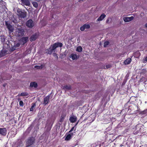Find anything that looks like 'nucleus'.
Instances as JSON below:
<instances>
[{
  "label": "nucleus",
  "mask_w": 147,
  "mask_h": 147,
  "mask_svg": "<svg viewBox=\"0 0 147 147\" xmlns=\"http://www.w3.org/2000/svg\"><path fill=\"white\" fill-rule=\"evenodd\" d=\"M35 140V138L33 137H31L29 138L26 141V147H28L32 145H34Z\"/></svg>",
  "instance_id": "nucleus-1"
},
{
  "label": "nucleus",
  "mask_w": 147,
  "mask_h": 147,
  "mask_svg": "<svg viewBox=\"0 0 147 147\" xmlns=\"http://www.w3.org/2000/svg\"><path fill=\"white\" fill-rule=\"evenodd\" d=\"M17 15L19 18H24L26 17V13L25 11H22L20 9H19L17 10Z\"/></svg>",
  "instance_id": "nucleus-2"
},
{
  "label": "nucleus",
  "mask_w": 147,
  "mask_h": 147,
  "mask_svg": "<svg viewBox=\"0 0 147 147\" xmlns=\"http://www.w3.org/2000/svg\"><path fill=\"white\" fill-rule=\"evenodd\" d=\"M24 31L23 29L21 28H19L17 31V34L18 36H23L24 34Z\"/></svg>",
  "instance_id": "nucleus-3"
},
{
  "label": "nucleus",
  "mask_w": 147,
  "mask_h": 147,
  "mask_svg": "<svg viewBox=\"0 0 147 147\" xmlns=\"http://www.w3.org/2000/svg\"><path fill=\"white\" fill-rule=\"evenodd\" d=\"M26 25L28 27L32 28L34 26V24L32 20H29L26 23Z\"/></svg>",
  "instance_id": "nucleus-4"
},
{
  "label": "nucleus",
  "mask_w": 147,
  "mask_h": 147,
  "mask_svg": "<svg viewBox=\"0 0 147 147\" xmlns=\"http://www.w3.org/2000/svg\"><path fill=\"white\" fill-rule=\"evenodd\" d=\"M5 24L9 30L11 32H12L13 30V26L7 22H5Z\"/></svg>",
  "instance_id": "nucleus-5"
},
{
  "label": "nucleus",
  "mask_w": 147,
  "mask_h": 147,
  "mask_svg": "<svg viewBox=\"0 0 147 147\" xmlns=\"http://www.w3.org/2000/svg\"><path fill=\"white\" fill-rule=\"evenodd\" d=\"M28 38L27 37H23L20 40V42L21 44H24L28 40Z\"/></svg>",
  "instance_id": "nucleus-6"
},
{
  "label": "nucleus",
  "mask_w": 147,
  "mask_h": 147,
  "mask_svg": "<svg viewBox=\"0 0 147 147\" xmlns=\"http://www.w3.org/2000/svg\"><path fill=\"white\" fill-rule=\"evenodd\" d=\"M21 4L23 5L29 6L30 5V2L29 0H21Z\"/></svg>",
  "instance_id": "nucleus-7"
},
{
  "label": "nucleus",
  "mask_w": 147,
  "mask_h": 147,
  "mask_svg": "<svg viewBox=\"0 0 147 147\" xmlns=\"http://www.w3.org/2000/svg\"><path fill=\"white\" fill-rule=\"evenodd\" d=\"M50 97V96L49 95L44 98V102L43 103V105H45L48 103L49 101Z\"/></svg>",
  "instance_id": "nucleus-8"
},
{
  "label": "nucleus",
  "mask_w": 147,
  "mask_h": 147,
  "mask_svg": "<svg viewBox=\"0 0 147 147\" xmlns=\"http://www.w3.org/2000/svg\"><path fill=\"white\" fill-rule=\"evenodd\" d=\"M134 19L133 16H131L130 17H125L123 18V20L125 22H129Z\"/></svg>",
  "instance_id": "nucleus-9"
},
{
  "label": "nucleus",
  "mask_w": 147,
  "mask_h": 147,
  "mask_svg": "<svg viewBox=\"0 0 147 147\" xmlns=\"http://www.w3.org/2000/svg\"><path fill=\"white\" fill-rule=\"evenodd\" d=\"M7 130L5 128H0V134L3 136H5L6 134Z\"/></svg>",
  "instance_id": "nucleus-10"
},
{
  "label": "nucleus",
  "mask_w": 147,
  "mask_h": 147,
  "mask_svg": "<svg viewBox=\"0 0 147 147\" xmlns=\"http://www.w3.org/2000/svg\"><path fill=\"white\" fill-rule=\"evenodd\" d=\"M56 46V44L55 43L53 45L52 47L49 48V50H51V51L49 52V54H51L53 52V51L57 47Z\"/></svg>",
  "instance_id": "nucleus-11"
},
{
  "label": "nucleus",
  "mask_w": 147,
  "mask_h": 147,
  "mask_svg": "<svg viewBox=\"0 0 147 147\" xmlns=\"http://www.w3.org/2000/svg\"><path fill=\"white\" fill-rule=\"evenodd\" d=\"M6 3L3 1L1 0L0 1V7H2L3 9H5L6 8Z\"/></svg>",
  "instance_id": "nucleus-12"
},
{
  "label": "nucleus",
  "mask_w": 147,
  "mask_h": 147,
  "mask_svg": "<svg viewBox=\"0 0 147 147\" xmlns=\"http://www.w3.org/2000/svg\"><path fill=\"white\" fill-rule=\"evenodd\" d=\"M106 16L104 13H102L97 19V21L98 22L102 20Z\"/></svg>",
  "instance_id": "nucleus-13"
},
{
  "label": "nucleus",
  "mask_w": 147,
  "mask_h": 147,
  "mask_svg": "<svg viewBox=\"0 0 147 147\" xmlns=\"http://www.w3.org/2000/svg\"><path fill=\"white\" fill-rule=\"evenodd\" d=\"M142 128V126L140 125H137L135 127L136 130V131L139 132L141 131Z\"/></svg>",
  "instance_id": "nucleus-14"
},
{
  "label": "nucleus",
  "mask_w": 147,
  "mask_h": 147,
  "mask_svg": "<svg viewBox=\"0 0 147 147\" xmlns=\"http://www.w3.org/2000/svg\"><path fill=\"white\" fill-rule=\"evenodd\" d=\"M30 86L31 87L36 88L37 86V84L35 82H32L30 83Z\"/></svg>",
  "instance_id": "nucleus-15"
},
{
  "label": "nucleus",
  "mask_w": 147,
  "mask_h": 147,
  "mask_svg": "<svg viewBox=\"0 0 147 147\" xmlns=\"http://www.w3.org/2000/svg\"><path fill=\"white\" fill-rule=\"evenodd\" d=\"M72 135L73 134H69L66 136L65 139V140H70Z\"/></svg>",
  "instance_id": "nucleus-16"
},
{
  "label": "nucleus",
  "mask_w": 147,
  "mask_h": 147,
  "mask_svg": "<svg viewBox=\"0 0 147 147\" xmlns=\"http://www.w3.org/2000/svg\"><path fill=\"white\" fill-rule=\"evenodd\" d=\"M131 61V59L130 58H128L124 61V63L125 65H127L130 63Z\"/></svg>",
  "instance_id": "nucleus-17"
},
{
  "label": "nucleus",
  "mask_w": 147,
  "mask_h": 147,
  "mask_svg": "<svg viewBox=\"0 0 147 147\" xmlns=\"http://www.w3.org/2000/svg\"><path fill=\"white\" fill-rule=\"evenodd\" d=\"M45 66L44 64H41L39 65H36L34 66V68L37 69H42Z\"/></svg>",
  "instance_id": "nucleus-18"
},
{
  "label": "nucleus",
  "mask_w": 147,
  "mask_h": 147,
  "mask_svg": "<svg viewBox=\"0 0 147 147\" xmlns=\"http://www.w3.org/2000/svg\"><path fill=\"white\" fill-rule=\"evenodd\" d=\"M69 120L71 122H74L76 121V117H70Z\"/></svg>",
  "instance_id": "nucleus-19"
},
{
  "label": "nucleus",
  "mask_w": 147,
  "mask_h": 147,
  "mask_svg": "<svg viewBox=\"0 0 147 147\" xmlns=\"http://www.w3.org/2000/svg\"><path fill=\"white\" fill-rule=\"evenodd\" d=\"M70 58H71L72 60H74L77 58V55L76 54H72L69 57Z\"/></svg>",
  "instance_id": "nucleus-20"
},
{
  "label": "nucleus",
  "mask_w": 147,
  "mask_h": 147,
  "mask_svg": "<svg viewBox=\"0 0 147 147\" xmlns=\"http://www.w3.org/2000/svg\"><path fill=\"white\" fill-rule=\"evenodd\" d=\"M65 117V115L62 114L60 119H59V121L61 122H63Z\"/></svg>",
  "instance_id": "nucleus-21"
},
{
  "label": "nucleus",
  "mask_w": 147,
  "mask_h": 147,
  "mask_svg": "<svg viewBox=\"0 0 147 147\" xmlns=\"http://www.w3.org/2000/svg\"><path fill=\"white\" fill-rule=\"evenodd\" d=\"M36 38L37 36L36 35H33L30 38V40L32 41H34L36 39Z\"/></svg>",
  "instance_id": "nucleus-22"
},
{
  "label": "nucleus",
  "mask_w": 147,
  "mask_h": 147,
  "mask_svg": "<svg viewBox=\"0 0 147 147\" xmlns=\"http://www.w3.org/2000/svg\"><path fill=\"white\" fill-rule=\"evenodd\" d=\"M17 144L18 145V146H18H22V143L21 140H18V142L17 143Z\"/></svg>",
  "instance_id": "nucleus-23"
},
{
  "label": "nucleus",
  "mask_w": 147,
  "mask_h": 147,
  "mask_svg": "<svg viewBox=\"0 0 147 147\" xmlns=\"http://www.w3.org/2000/svg\"><path fill=\"white\" fill-rule=\"evenodd\" d=\"M35 103H33L30 109V111H32L34 109V108L35 107Z\"/></svg>",
  "instance_id": "nucleus-24"
},
{
  "label": "nucleus",
  "mask_w": 147,
  "mask_h": 147,
  "mask_svg": "<svg viewBox=\"0 0 147 147\" xmlns=\"http://www.w3.org/2000/svg\"><path fill=\"white\" fill-rule=\"evenodd\" d=\"M57 47H61L63 46V44L61 42H57L55 43Z\"/></svg>",
  "instance_id": "nucleus-25"
},
{
  "label": "nucleus",
  "mask_w": 147,
  "mask_h": 147,
  "mask_svg": "<svg viewBox=\"0 0 147 147\" xmlns=\"http://www.w3.org/2000/svg\"><path fill=\"white\" fill-rule=\"evenodd\" d=\"M63 89H65L67 90H70L71 88V86L69 85H66L64 86L63 87Z\"/></svg>",
  "instance_id": "nucleus-26"
},
{
  "label": "nucleus",
  "mask_w": 147,
  "mask_h": 147,
  "mask_svg": "<svg viewBox=\"0 0 147 147\" xmlns=\"http://www.w3.org/2000/svg\"><path fill=\"white\" fill-rule=\"evenodd\" d=\"M82 48L81 46H79L77 48L76 50L79 52H81L82 51Z\"/></svg>",
  "instance_id": "nucleus-27"
},
{
  "label": "nucleus",
  "mask_w": 147,
  "mask_h": 147,
  "mask_svg": "<svg viewBox=\"0 0 147 147\" xmlns=\"http://www.w3.org/2000/svg\"><path fill=\"white\" fill-rule=\"evenodd\" d=\"M33 6L35 8H37L38 7V4L36 2H33L32 3Z\"/></svg>",
  "instance_id": "nucleus-28"
},
{
  "label": "nucleus",
  "mask_w": 147,
  "mask_h": 147,
  "mask_svg": "<svg viewBox=\"0 0 147 147\" xmlns=\"http://www.w3.org/2000/svg\"><path fill=\"white\" fill-rule=\"evenodd\" d=\"M109 41H105L104 43V47H106L109 44Z\"/></svg>",
  "instance_id": "nucleus-29"
},
{
  "label": "nucleus",
  "mask_w": 147,
  "mask_h": 147,
  "mask_svg": "<svg viewBox=\"0 0 147 147\" xmlns=\"http://www.w3.org/2000/svg\"><path fill=\"white\" fill-rule=\"evenodd\" d=\"M28 95V94L26 92H22L20 95V96H26Z\"/></svg>",
  "instance_id": "nucleus-30"
},
{
  "label": "nucleus",
  "mask_w": 147,
  "mask_h": 147,
  "mask_svg": "<svg viewBox=\"0 0 147 147\" xmlns=\"http://www.w3.org/2000/svg\"><path fill=\"white\" fill-rule=\"evenodd\" d=\"M85 29H88L90 28V26L89 24H84Z\"/></svg>",
  "instance_id": "nucleus-31"
},
{
  "label": "nucleus",
  "mask_w": 147,
  "mask_h": 147,
  "mask_svg": "<svg viewBox=\"0 0 147 147\" xmlns=\"http://www.w3.org/2000/svg\"><path fill=\"white\" fill-rule=\"evenodd\" d=\"M85 29V27L84 25L82 26H81L80 28V30L82 31H84Z\"/></svg>",
  "instance_id": "nucleus-32"
},
{
  "label": "nucleus",
  "mask_w": 147,
  "mask_h": 147,
  "mask_svg": "<svg viewBox=\"0 0 147 147\" xmlns=\"http://www.w3.org/2000/svg\"><path fill=\"white\" fill-rule=\"evenodd\" d=\"M20 46V44L19 43H17L14 46L16 48H17L19 47Z\"/></svg>",
  "instance_id": "nucleus-33"
},
{
  "label": "nucleus",
  "mask_w": 147,
  "mask_h": 147,
  "mask_svg": "<svg viewBox=\"0 0 147 147\" xmlns=\"http://www.w3.org/2000/svg\"><path fill=\"white\" fill-rule=\"evenodd\" d=\"M141 113L143 114H146L147 113V109L142 112Z\"/></svg>",
  "instance_id": "nucleus-34"
},
{
  "label": "nucleus",
  "mask_w": 147,
  "mask_h": 147,
  "mask_svg": "<svg viewBox=\"0 0 147 147\" xmlns=\"http://www.w3.org/2000/svg\"><path fill=\"white\" fill-rule=\"evenodd\" d=\"M23 102L22 101H20L19 102V105L20 106H23Z\"/></svg>",
  "instance_id": "nucleus-35"
},
{
  "label": "nucleus",
  "mask_w": 147,
  "mask_h": 147,
  "mask_svg": "<svg viewBox=\"0 0 147 147\" xmlns=\"http://www.w3.org/2000/svg\"><path fill=\"white\" fill-rule=\"evenodd\" d=\"M146 62H147V57H145L143 60L144 63H146Z\"/></svg>",
  "instance_id": "nucleus-36"
},
{
  "label": "nucleus",
  "mask_w": 147,
  "mask_h": 147,
  "mask_svg": "<svg viewBox=\"0 0 147 147\" xmlns=\"http://www.w3.org/2000/svg\"><path fill=\"white\" fill-rule=\"evenodd\" d=\"M53 56L57 59L58 58V56L57 55V54L55 53H53Z\"/></svg>",
  "instance_id": "nucleus-37"
},
{
  "label": "nucleus",
  "mask_w": 147,
  "mask_h": 147,
  "mask_svg": "<svg viewBox=\"0 0 147 147\" xmlns=\"http://www.w3.org/2000/svg\"><path fill=\"white\" fill-rule=\"evenodd\" d=\"M111 65H106V67L107 69H108L111 67Z\"/></svg>",
  "instance_id": "nucleus-38"
},
{
  "label": "nucleus",
  "mask_w": 147,
  "mask_h": 147,
  "mask_svg": "<svg viewBox=\"0 0 147 147\" xmlns=\"http://www.w3.org/2000/svg\"><path fill=\"white\" fill-rule=\"evenodd\" d=\"M47 51L46 52L48 54H49V52L51 51V50H49V49H48L47 50Z\"/></svg>",
  "instance_id": "nucleus-39"
},
{
  "label": "nucleus",
  "mask_w": 147,
  "mask_h": 147,
  "mask_svg": "<svg viewBox=\"0 0 147 147\" xmlns=\"http://www.w3.org/2000/svg\"><path fill=\"white\" fill-rule=\"evenodd\" d=\"M74 129V127H72L71 128V129L70 130V131H69V132H70L71 131H72Z\"/></svg>",
  "instance_id": "nucleus-40"
},
{
  "label": "nucleus",
  "mask_w": 147,
  "mask_h": 147,
  "mask_svg": "<svg viewBox=\"0 0 147 147\" xmlns=\"http://www.w3.org/2000/svg\"><path fill=\"white\" fill-rule=\"evenodd\" d=\"M80 2H82V1H85V0H78Z\"/></svg>",
  "instance_id": "nucleus-41"
},
{
  "label": "nucleus",
  "mask_w": 147,
  "mask_h": 147,
  "mask_svg": "<svg viewBox=\"0 0 147 147\" xmlns=\"http://www.w3.org/2000/svg\"><path fill=\"white\" fill-rule=\"evenodd\" d=\"M15 24L17 23V21L16 20H13L12 21Z\"/></svg>",
  "instance_id": "nucleus-42"
},
{
  "label": "nucleus",
  "mask_w": 147,
  "mask_h": 147,
  "mask_svg": "<svg viewBox=\"0 0 147 147\" xmlns=\"http://www.w3.org/2000/svg\"><path fill=\"white\" fill-rule=\"evenodd\" d=\"M109 19H108L107 20H106V23H107L109 22Z\"/></svg>",
  "instance_id": "nucleus-43"
},
{
  "label": "nucleus",
  "mask_w": 147,
  "mask_h": 147,
  "mask_svg": "<svg viewBox=\"0 0 147 147\" xmlns=\"http://www.w3.org/2000/svg\"><path fill=\"white\" fill-rule=\"evenodd\" d=\"M145 26L147 28V23L145 24Z\"/></svg>",
  "instance_id": "nucleus-44"
},
{
  "label": "nucleus",
  "mask_w": 147,
  "mask_h": 147,
  "mask_svg": "<svg viewBox=\"0 0 147 147\" xmlns=\"http://www.w3.org/2000/svg\"><path fill=\"white\" fill-rule=\"evenodd\" d=\"M137 53L138 54H140V53L139 52H138Z\"/></svg>",
  "instance_id": "nucleus-45"
},
{
  "label": "nucleus",
  "mask_w": 147,
  "mask_h": 147,
  "mask_svg": "<svg viewBox=\"0 0 147 147\" xmlns=\"http://www.w3.org/2000/svg\"><path fill=\"white\" fill-rule=\"evenodd\" d=\"M58 147H60V146H58Z\"/></svg>",
  "instance_id": "nucleus-46"
},
{
  "label": "nucleus",
  "mask_w": 147,
  "mask_h": 147,
  "mask_svg": "<svg viewBox=\"0 0 147 147\" xmlns=\"http://www.w3.org/2000/svg\"><path fill=\"white\" fill-rule=\"evenodd\" d=\"M140 147H141V146H140Z\"/></svg>",
  "instance_id": "nucleus-47"
}]
</instances>
